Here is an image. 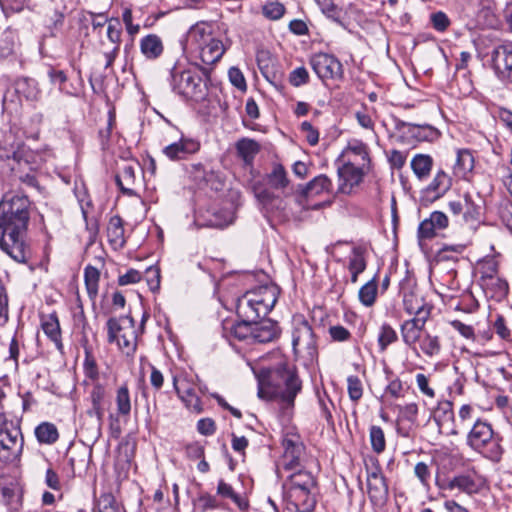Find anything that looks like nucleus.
<instances>
[{
    "instance_id": "obj_45",
    "label": "nucleus",
    "mask_w": 512,
    "mask_h": 512,
    "mask_svg": "<svg viewBox=\"0 0 512 512\" xmlns=\"http://www.w3.org/2000/svg\"><path fill=\"white\" fill-rule=\"evenodd\" d=\"M449 488H458L459 490L472 494L478 491V485L474 481V479L469 475H458L455 476L449 482Z\"/></svg>"
},
{
    "instance_id": "obj_57",
    "label": "nucleus",
    "mask_w": 512,
    "mask_h": 512,
    "mask_svg": "<svg viewBox=\"0 0 512 512\" xmlns=\"http://www.w3.org/2000/svg\"><path fill=\"white\" fill-rule=\"evenodd\" d=\"M197 501L202 512L218 509L221 507L216 497L208 493L201 494Z\"/></svg>"
},
{
    "instance_id": "obj_37",
    "label": "nucleus",
    "mask_w": 512,
    "mask_h": 512,
    "mask_svg": "<svg viewBox=\"0 0 512 512\" xmlns=\"http://www.w3.org/2000/svg\"><path fill=\"white\" fill-rule=\"evenodd\" d=\"M115 180H116L118 187L121 189V191L124 194L129 195V196L134 194V191L132 188L125 186V184L132 185L135 180V171L131 165H125L122 168L121 172L118 175H116Z\"/></svg>"
},
{
    "instance_id": "obj_56",
    "label": "nucleus",
    "mask_w": 512,
    "mask_h": 512,
    "mask_svg": "<svg viewBox=\"0 0 512 512\" xmlns=\"http://www.w3.org/2000/svg\"><path fill=\"white\" fill-rule=\"evenodd\" d=\"M430 21L433 28L438 32L446 31L451 24L449 17L442 11L432 13L430 15Z\"/></svg>"
},
{
    "instance_id": "obj_52",
    "label": "nucleus",
    "mask_w": 512,
    "mask_h": 512,
    "mask_svg": "<svg viewBox=\"0 0 512 512\" xmlns=\"http://www.w3.org/2000/svg\"><path fill=\"white\" fill-rule=\"evenodd\" d=\"M347 390L351 401L358 402L363 395V385L358 376L351 375L347 378Z\"/></svg>"
},
{
    "instance_id": "obj_34",
    "label": "nucleus",
    "mask_w": 512,
    "mask_h": 512,
    "mask_svg": "<svg viewBox=\"0 0 512 512\" xmlns=\"http://www.w3.org/2000/svg\"><path fill=\"white\" fill-rule=\"evenodd\" d=\"M418 343L419 349L427 357L432 358L438 356L441 352L442 346L439 336L426 333L421 337Z\"/></svg>"
},
{
    "instance_id": "obj_36",
    "label": "nucleus",
    "mask_w": 512,
    "mask_h": 512,
    "mask_svg": "<svg viewBox=\"0 0 512 512\" xmlns=\"http://www.w3.org/2000/svg\"><path fill=\"white\" fill-rule=\"evenodd\" d=\"M99 279V270L94 266L88 265L84 270V281L87 293L91 299L96 298L98 294Z\"/></svg>"
},
{
    "instance_id": "obj_64",
    "label": "nucleus",
    "mask_w": 512,
    "mask_h": 512,
    "mask_svg": "<svg viewBox=\"0 0 512 512\" xmlns=\"http://www.w3.org/2000/svg\"><path fill=\"white\" fill-rule=\"evenodd\" d=\"M407 159V154L399 150H391L388 155V160L392 168L401 169Z\"/></svg>"
},
{
    "instance_id": "obj_39",
    "label": "nucleus",
    "mask_w": 512,
    "mask_h": 512,
    "mask_svg": "<svg viewBox=\"0 0 512 512\" xmlns=\"http://www.w3.org/2000/svg\"><path fill=\"white\" fill-rule=\"evenodd\" d=\"M117 413L119 416L128 417L131 412V399L128 387L123 385L118 388L115 398Z\"/></svg>"
},
{
    "instance_id": "obj_33",
    "label": "nucleus",
    "mask_w": 512,
    "mask_h": 512,
    "mask_svg": "<svg viewBox=\"0 0 512 512\" xmlns=\"http://www.w3.org/2000/svg\"><path fill=\"white\" fill-rule=\"evenodd\" d=\"M238 155L243 159L245 164H252L255 156L260 151V145L258 142L252 139L243 138L240 139L236 144Z\"/></svg>"
},
{
    "instance_id": "obj_11",
    "label": "nucleus",
    "mask_w": 512,
    "mask_h": 512,
    "mask_svg": "<svg viewBox=\"0 0 512 512\" xmlns=\"http://www.w3.org/2000/svg\"><path fill=\"white\" fill-rule=\"evenodd\" d=\"M23 437L21 431L10 423L0 427V459L3 462H13L21 454Z\"/></svg>"
},
{
    "instance_id": "obj_3",
    "label": "nucleus",
    "mask_w": 512,
    "mask_h": 512,
    "mask_svg": "<svg viewBox=\"0 0 512 512\" xmlns=\"http://www.w3.org/2000/svg\"><path fill=\"white\" fill-rule=\"evenodd\" d=\"M184 50L204 65L211 66L222 58L225 47L222 41L213 35L211 24L198 22L188 30Z\"/></svg>"
},
{
    "instance_id": "obj_50",
    "label": "nucleus",
    "mask_w": 512,
    "mask_h": 512,
    "mask_svg": "<svg viewBox=\"0 0 512 512\" xmlns=\"http://www.w3.org/2000/svg\"><path fill=\"white\" fill-rule=\"evenodd\" d=\"M83 369L85 376L92 381H96L99 378V371L96 360L92 354V352L85 348V359L83 363Z\"/></svg>"
},
{
    "instance_id": "obj_8",
    "label": "nucleus",
    "mask_w": 512,
    "mask_h": 512,
    "mask_svg": "<svg viewBox=\"0 0 512 512\" xmlns=\"http://www.w3.org/2000/svg\"><path fill=\"white\" fill-rule=\"evenodd\" d=\"M108 342L116 343L126 355H132L137 347V332L134 319L130 316L110 318L107 321Z\"/></svg>"
},
{
    "instance_id": "obj_63",
    "label": "nucleus",
    "mask_w": 512,
    "mask_h": 512,
    "mask_svg": "<svg viewBox=\"0 0 512 512\" xmlns=\"http://www.w3.org/2000/svg\"><path fill=\"white\" fill-rule=\"evenodd\" d=\"M431 310H432V306L429 304H426V305H424V307H420V309H417L415 312L412 313L414 315V317L411 318V320L415 321V323H417L418 325H420L424 328L427 320L430 317Z\"/></svg>"
},
{
    "instance_id": "obj_35",
    "label": "nucleus",
    "mask_w": 512,
    "mask_h": 512,
    "mask_svg": "<svg viewBox=\"0 0 512 512\" xmlns=\"http://www.w3.org/2000/svg\"><path fill=\"white\" fill-rule=\"evenodd\" d=\"M35 436L42 444H54L59 438V433L54 424L43 422L36 427Z\"/></svg>"
},
{
    "instance_id": "obj_4",
    "label": "nucleus",
    "mask_w": 512,
    "mask_h": 512,
    "mask_svg": "<svg viewBox=\"0 0 512 512\" xmlns=\"http://www.w3.org/2000/svg\"><path fill=\"white\" fill-rule=\"evenodd\" d=\"M282 487L285 500L296 512L314 511L317 481L310 471L299 469L290 473Z\"/></svg>"
},
{
    "instance_id": "obj_54",
    "label": "nucleus",
    "mask_w": 512,
    "mask_h": 512,
    "mask_svg": "<svg viewBox=\"0 0 512 512\" xmlns=\"http://www.w3.org/2000/svg\"><path fill=\"white\" fill-rule=\"evenodd\" d=\"M348 269L354 273H362L366 269V261L363 252L359 248L353 249L349 258Z\"/></svg>"
},
{
    "instance_id": "obj_6",
    "label": "nucleus",
    "mask_w": 512,
    "mask_h": 512,
    "mask_svg": "<svg viewBox=\"0 0 512 512\" xmlns=\"http://www.w3.org/2000/svg\"><path fill=\"white\" fill-rule=\"evenodd\" d=\"M279 289L276 285H264L246 292L238 301L237 313L239 316L258 320L265 317L277 302Z\"/></svg>"
},
{
    "instance_id": "obj_58",
    "label": "nucleus",
    "mask_w": 512,
    "mask_h": 512,
    "mask_svg": "<svg viewBox=\"0 0 512 512\" xmlns=\"http://www.w3.org/2000/svg\"><path fill=\"white\" fill-rule=\"evenodd\" d=\"M414 474L424 487H429L431 471L429 466L424 462H418L414 467Z\"/></svg>"
},
{
    "instance_id": "obj_26",
    "label": "nucleus",
    "mask_w": 512,
    "mask_h": 512,
    "mask_svg": "<svg viewBox=\"0 0 512 512\" xmlns=\"http://www.w3.org/2000/svg\"><path fill=\"white\" fill-rule=\"evenodd\" d=\"M424 328L411 319L405 320L400 326L401 337L405 345L416 349V344L422 337Z\"/></svg>"
},
{
    "instance_id": "obj_1",
    "label": "nucleus",
    "mask_w": 512,
    "mask_h": 512,
    "mask_svg": "<svg viewBox=\"0 0 512 512\" xmlns=\"http://www.w3.org/2000/svg\"><path fill=\"white\" fill-rule=\"evenodd\" d=\"M30 201L22 194H6L0 202V249L17 263L32 258L26 238Z\"/></svg>"
},
{
    "instance_id": "obj_2",
    "label": "nucleus",
    "mask_w": 512,
    "mask_h": 512,
    "mask_svg": "<svg viewBox=\"0 0 512 512\" xmlns=\"http://www.w3.org/2000/svg\"><path fill=\"white\" fill-rule=\"evenodd\" d=\"M301 390V381L294 368L282 363L262 371L259 376L260 397L279 399L283 408H292L297 394Z\"/></svg>"
},
{
    "instance_id": "obj_24",
    "label": "nucleus",
    "mask_w": 512,
    "mask_h": 512,
    "mask_svg": "<svg viewBox=\"0 0 512 512\" xmlns=\"http://www.w3.org/2000/svg\"><path fill=\"white\" fill-rule=\"evenodd\" d=\"M474 168V157L470 150L460 149L456 153V159L453 164V174L458 178H466Z\"/></svg>"
},
{
    "instance_id": "obj_7",
    "label": "nucleus",
    "mask_w": 512,
    "mask_h": 512,
    "mask_svg": "<svg viewBox=\"0 0 512 512\" xmlns=\"http://www.w3.org/2000/svg\"><path fill=\"white\" fill-rule=\"evenodd\" d=\"M467 445L492 461H499L503 454L499 438L492 425L485 420L478 419L474 422L467 435Z\"/></svg>"
},
{
    "instance_id": "obj_51",
    "label": "nucleus",
    "mask_w": 512,
    "mask_h": 512,
    "mask_svg": "<svg viewBox=\"0 0 512 512\" xmlns=\"http://www.w3.org/2000/svg\"><path fill=\"white\" fill-rule=\"evenodd\" d=\"M309 80V72L303 66L293 69L288 76L289 83L296 88L308 84Z\"/></svg>"
},
{
    "instance_id": "obj_29",
    "label": "nucleus",
    "mask_w": 512,
    "mask_h": 512,
    "mask_svg": "<svg viewBox=\"0 0 512 512\" xmlns=\"http://www.w3.org/2000/svg\"><path fill=\"white\" fill-rule=\"evenodd\" d=\"M141 53L147 59H156L163 53V44L159 36L149 34L140 41Z\"/></svg>"
},
{
    "instance_id": "obj_10",
    "label": "nucleus",
    "mask_w": 512,
    "mask_h": 512,
    "mask_svg": "<svg viewBox=\"0 0 512 512\" xmlns=\"http://www.w3.org/2000/svg\"><path fill=\"white\" fill-rule=\"evenodd\" d=\"M283 455L281 458V469L286 472L296 470L301 465L304 456L305 447L297 433L287 432L282 440Z\"/></svg>"
},
{
    "instance_id": "obj_55",
    "label": "nucleus",
    "mask_w": 512,
    "mask_h": 512,
    "mask_svg": "<svg viewBox=\"0 0 512 512\" xmlns=\"http://www.w3.org/2000/svg\"><path fill=\"white\" fill-rule=\"evenodd\" d=\"M106 34H107V38L113 44V46H118L120 48L121 25L117 19L109 20V22L107 24Z\"/></svg>"
},
{
    "instance_id": "obj_42",
    "label": "nucleus",
    "mask_w": 512,
    "mask_h": 512,
    "mask_svg": "<svg viewBox=\"0 0 512 512\" xmlns=\"http://www.w3.org/2000/svg\"><path fill=\"white\" fill-rule=\"evenodd\" d=\"M377 290V282L373 278L360 288L358 293L360 302L366 307L372 306L376 301Z\"/></svg>"
},
{
    "instance_id": "obj_20",
    "label": "nucleus",
    "mask_w": 512,
    "mask_h": 512,
    "mask_svg": "<svg viewBox=\"0 0 512 512\" xmlns=\"http://www.w3.org/2000/svg\"><path fill=\"white\" fill-rule=\"evenodd\" d=\"M344 157H347V162L356 163L358 166L369 167L370 157L368 147L365 143L359 140L349 142L348 146L343 152Z\"/></svg>"
},
{
    "instance_id": "obj_15",
    "label": "nucleus",
    "mask_w": 512,
    "mask_h": 512,
    "mask_svg": "<svg viewBox=\"0 0 512 512\" xmlns=\"http://www.w3.org/2000/svg\"><path fill=\"white\" fill-rule=\"evenodd\" d=\"M369 167L358 166L353 162H346L338 167V192L342 194H351L355 187L363 181L366 170Z\"/></svg>"
},
{
    "instance_id": "obj_25",
    "label": "nucleus",
    "mask_w": 512,
    "mask_h": 512,
    "mask_svg": "<svg viewBox=\"0 0 512 512\" xmlns=\"http://www.w3.org/2000/svg\"><path fill=\"white\" fill-rule=\"evenodd\" d=\"M107 237L110 244L115 248L119 249L124 247L126 241L124 237L123 220L120 216H112L107 226Z\"/></svg>"
},
{
    "instance_id": "obj_22",
    "label": "nucleus",
    "mask_w": 512,
    "mask_h": 512,
    "mask_svg": "<svg viewBox=\"0 0 512 512\" xmlns=\"http://www.w3.org/2000/svg\"><path fill=\"white\" fill-rule=\"evenodd\" d=\"M278 336V326L271 320L254 322L252 340L258 343L273 341Z\"/></svg>"
},
{
    "instance_id": "obj_48",
    "label": "nucleus",
    "mask_w": 512,
    "mask_h": 512,
    "mask_svg": "<svg viewBox=\"0 0 512 512\" xmlns=\"http://www.w3.org/2000/svg\"><path fill=\"white\" fill-rule=\"evenodd\" d=\"M17 91L30 101H37L40 97V91L37 88V83L33 79H26L23 82H20L18 84Z\"/></svg>"
},
{
    "instance_id": "obj_5",
    "label": "nucleus",
    "mask_w": 512,
    "mask_h": 512,
    "mask_svg": "<svg viewBox=\"0 0 512 512\" xmlns=\"http://www.w3.org/2000/svg\"><path fill=\"white\" fill-rule=\"evenodd\" d=\"M206 79L192 68H184L181 65H174L168 79L171 89L184 99L200 102L208 95V69L202 68Z\"/></svg>"
},
{
    "instance_id": "obj_41",
    "label": "nucleus",
    "mask_w": 512,
    "mask_h": 512,
    "mask_svg": "<svg viewBox=\"0 0 512 512\" xmlns=\"http://www.w3.org/2000/svg\"><path fill=\"white\" fill-rule=\"evenodd\" d=\"M94 512H121V507L112 493L105 492L96 500Z\"/></svg>"
},
{
    "instance_id": "obj_38",
    "label": "nucleus",
    "mask_w": 512,
    "mask_h": 512,
    "mask_svg": "<svg viewBox=\"0 0 512 512\" xmlns=\"http://www.w3.org/2000/svg\"><path fill=\"white\" fill-rule=\"evenodd\" d=\"M398 340V335L395 329L388 323H383L378 333V346L381 352L386 351L389 345Z\"/></svg>"
},
{
    "instance_id": "obj_49",
    "label": "nucleus",
    "mask_w": 512,
    "mask_h": 512,
    "mask_svg": "<svg viewBox=\"0 0 512 512\" xmlns=\"http://www.w3.org/2000/svg\"><path fill=\"white\" fill-rule=\"evenodd\" d=\"M427 303L424 301L422 297H420L417 293L410 291L405 292L403 296V306L405 311L412 315L417 309L420 307H424Z\"/></svg>"
},
{
    "instance_id": "obj_53",
    "label": "nucleus",
    "mask_w": 512,
    "mask_h": 512,
    "mask_svg": "<svg viewBox=\"0 0 512 512\" xmlns=\"http://www.w3.org/2000/svg\"><path fill=\"white\" fill-rule=\"evenodd\" d=\"M263 15L270 20H279L285 13V7L278 1L268 2L262 7Z\"/></svg>"
},
{
    "instance_id": "obj_23",
    "label": "nucleus",
    "mask_w": 512,
    "mask_h": 512,
    "mask_svg": "<svg viewBox=\"0 0 512 512\" xmlns=\"http://www.w3.org/2000/svg\"><path fill=\"white\" fill-rule=\"evenodd\" d=\"M483 288L490 293L492 298H503L508 293V283L506 280L492 274L482 275Z\"/></svg>"
},
{
    "instance_id": "obj_12",
    "label": "nucleus",
    "mask_w": 512,
    "mask_h": 512,
    "mask_svg": "<svg viewBox=\"0 0 512 512\" xmlns=\"http://www.w3.org/2000/svg\"><path fill=\"white\" fill-rule=\"evenodd\" d=\"M310 65L315 74L322 80H338L343 77L341 62L333 55L317 53L310 58Z\"/></svg>"
},
{
    "instance_id": "obj_17",
    "label": "nucleus",
    "mask_w": 512,
    "mask_h": 512,
    "mask_svg": "<svg viewBox=\"0 0 512 512\" xmlns=\"http://www.w3.org/2000/svg\"><path fill=\"white\" fill-rule=\"evenodd\" d=\"M106 396V390L103 385L96 383L90 392L89 399L91 402V408L87 411L88 416L92 420V426L90 428L91 435L95 438L100 436L101 425L104 417V399Z\"/></svg>"
},
{
    "instance_id": "obj_32",
    "label": "nucleus",
    "mask_w": 512,
    "mask_h": 512,
    "mask_svg": "<svg viewBox=\"0 0 512 512\" xmlns=\"http://www.w3.org/2000/svg\"><path fill=\"white\" fill-rule=\"evenodd\" d=\"M217 495L222 498H229L241 510L245 511L249 507L247 498L236 493L233 487L224 480H219L217 485Z\"/></svg>"
},
{
    "instance_id": "obj_61",
    "label": "nucleus",
    "mask_w": 512,
    "mask_h": 512,
    "mask_svg": "<svg viewBox=\"0 0 512 512\" xmlns=\"http://www.w3.org/2000/svg\"><path fill=\"white\" fill-rule=\"evenodd\" d=\"M47 75L52 84H57L60 91H65L64 84L67 81V75L64 71L51 67L49 68Z\"/></svg>"
},
{
    "instance_id": "obj_30",
    "label": "nucleus",
    "mask_w": 512,
    "mask_h": 512,
    "mask_svg": "<svg viewBox=\"0 0 512 512\" xmlns=\"http://www.w3.org/2000/svg\"><path fill=\"white\" fill-rule=\"evenodd\" d=\"M411 169L415 176L423 181L426 180L433 167V159L427 154H416L411 160Z\"/></svg>"
},
{
    "instance_id": "obj_59",
    "label": "nucleus",
    "mask_w": 512,
    "mask_h": 512,
    "mask_svg": "<svg viewBox=\"0 0 512 512\" xmlns=\"http://www.w3.org/2000/svg\"><path fill=\"white\" fill-rule=\"evenodd\" d=\"M300 130L304 133L307 142L314 146L319 142V132L308 121H304L300 125Z\"/></svg>"
},
{
    "instance_id": "obj_16",
    "label": "nucleus",
    "mask_w": 512,
    "mask_h": 512,
    "mask_svg": "<svg viewBox=\"0 0 512 512\" xmlns=\"http://www.w3.org/2000/svg\"><path fill=\"white\" fill-rule=\"evenodd\" d=\"M367 492L373 505L381 506L388 498V485L378 463L367 467Z\"/></svg>"
},
{
    "instance_id": "obj_18",
    "label": "nucleus",
    "mask_w": 512,
    "mask_h": 512,
    "mask_svg": "<svg viewBox=\"0 0 512 512\" xmlns=\"http://www.w3.org/2000/svg\"><path fill=\"white\" fill-rule=\"evenodd\" d=\"M452 178L443 170H439L429 185L423 190V197L434 202L442 198L451 188Z\"/></svg>"
},
{
    "instance_id": "obj_46",
    "label": "nucleus",
    "mask_w": 512,
    "mask_h": 512,
    "mask_svg": "<svg viewBox=\"0 0 512 512\" xmlns=\"http://www.w3.org/2000/svg\"><path fill=\"white\" fill-rule=\"evenodd\" d=\"M321 12L329 19L339 22L342 15V8L333 0H314Z\"/></svg>"
},
{
    "instance_id": "obj_43",
    "label": "nucleus",
    "mask_w": 512,
    "mask_h": 512,
    "mask_svg": "<svg viewBox=\"0 0 512 512\" xmlns=\"http://www.w3.org/2000/svg\"><path fill=\"white\" fill-rule=\"evenodd\" d=\"M256 320L244 318L243 321L234 324L230 332L238 340H248L253 338V327Z\"/></svg>"
},
{
    "instance_id": "obj_14",
    "label": "nucleus",
    "mask_w": 512,
    "mask_h": 512,
    "mask_svg": "<svg viewBox=\"0 0 512 512\" xmlns=\"http://www.w3.org/2000/svg\"><path fill=\"white\" fill-rule=\"evenodd\" d=\"M491 63L499 79L512 82V42L496 45L491 51Z\"/></svg>"
},
{
    "instance_id": "obj_13",
    "label": "nucleus",
    "mask_w": 512,
    "mask_h": 512,
    "mask_svg": "<svg viewBox=\"0 0 512 512\" xmlns=\"http://www.w3.org/2000/svg\"><path fill=\"white\" fill-rule=\"evenodd\" d=\"M292 345L294 352L309 358L317 353L316 339L312 327L306 322L297 324L292 333Z\"/></svg>"
},
{
    "instance_id": "obj_21",
    "label": "nucleus",
    "mask_w": 512,
    "mask_h": 512,
    "mask_svg": "<svg viewBox=\"0 0 512 512\" xmlns=\"http://www.w3.org/2000/svg\"><path fill=\"white\" fill-rule=\"evenodd\" d=\"M267 185L274 189L284 192L290 184L287 171L280 163H273L270 171L266 174Z\"/></svg>"
},
{
    "instance_id": "obj_47",
    "label": "nucleus",
    "mask_w": 512,
    "mask_h": 512,
    "mask_svg": "<svg viewBox=\"0 0 512 512\" xmlns=\"http://www.w3.org/2000/svg\"><path fill=\"white\" fill-rule=\"evenodd\" d=\"M233 222V215L229 211H219L212 215V218L208 219L201 225L214 228H223Z\"/></svg>"
},
{
    "instance_id": "obj_44",
    "label": "nucleus",
    "mask_w": 512,
    "mask_h": 512,
    "mask_svg": "<svg viewBox=\"0 0 512 512\" xmlns=\"http://www.w3.org/2000/svg\"><path fill=\"white\" fill-rule=\"evenodd\" d=\"M371 448L376 454H381L386 449V439L383 429L380 426L372 425L369 429Z\"/></svg>"
},
{
    "instance_id": "obj_9",
    "label": "nucleus",
    "mask_w": 512,
    "mask_h": 512,
    "mask_svg": "<svg viewBox=\"0 0 512 512\" xmlns=\"http://www.w3.org/2000/svg\"><path fill=\"white\" fill-rule=\"evenodd\" d=\"M197 382H199L198 377L192 374L185 373L173 377V386L178 397L186 408L199 414L203 411V405L196 393Z\"/></svg>"
},
{
    "instance_id": "obj_62",
    "label": "nucleus",
    "mask_w": 512,
    "mask_h": 512,
    "mask_svg": "<svg viewBox=\"0 0 512 512\" xmlns=\"http://www.w3.org/2000/svg\"><path fill=\"white\" fill-rule=\"evenodd\" d=\"M435 231L436 228L434 224L430 218H427L423 220L418 227V237L420 239H430L435 236Z\"/></svg>"
},
{
    "instance_id": "obj_31",
    "label": "nucleus",
    "mask_w": 512,
    "mask_h": 512,
    "mask_svg": "<svg viewBox=\"0 0 512 512\" xmlns=\"http://www.w3.org/2000/svg\"><path fill=\"white\" fill-rule=\"evenodd\" d=\"M448 207L453 215H463V218L466 222L475 212V205L472 201L471 195L468 193H465L461 199L450 201Z\"/></svg>"
},
{
    "instance_id": "obj_28",
    "label": "nucleus",
    "mask_w": 512,
    "mask_h": 512,
    "mask_svg": "<svg viewBox=\"0 0 512 512\" xmlns=\"http://www.w3.org/2000/svg\"><path fill=\"white\" fill-rule=\"evenodd\" d=\"M331 188V180L326 175L321 174L306 184V186L302 189L301 197L307 198L310 196L320 195L324 192H329Z\"/></svg>"
},
{
    "instance_id": "obj_19",
    "label": "nucleus",
    "mask_w": 512,
    "mask_h": 512,
    "mask_svg": "<svg viewBox=\"0 0 512 512\" xmlns=\"http://www.w3.org/2000/svg\"><path fill=\"white\" fill-rule=\"evenodd\" d=\"M199 143L193 139L181 138L163 148V154L170 160H182L199 150Z\"/></svg>"
},
{
    "instance_id": "obj_27",
    "label": "nucleus",
    "mask_w": 512,
    "mask_h": 512,
    "mask_svg": "<svg viewBox=\"0 0 512 512\" xmlns=\"http://www.w3.org/2000/svg\"><path fill=\"white\" fill-rule=\"evenodd\" d=\"M42 329L46 336L55 344L58 350H62L61 330L58 318L55 314H49L42 319Z\"/></svg>"
},
{
    "instance_id": "obj_60",
    "label": "nucleus",
    "mask_w": 512,
    "mask_h": 512,
    "mask_svg": "<svg viewBox=\"0 0 512 512\" xmlns=\"http://www.w3.org/2000/svg\"><path fill=\"white\" fill-rule=\"evenodd\" d=\"M329 335L336 342H345L351 338L349 330L341 325L331 326L329 328Z\"/></svg>"
},
{
    "instance_id": "obj_40",
    "label": "nucleus",
    "mask_w": 512,
    "mask_h": 512,
    "mask_svg": "<svg viewBox=\"0 0 512 512\" xmlns=\"http://www.w3.org/2000/svg\"><path fill=\"white\" fill-rule=\"evenodd\" d=\"M408 135L417 141H430L437 136V130L430 125L408 126Z\"/></svg>"
}]
</instances>
